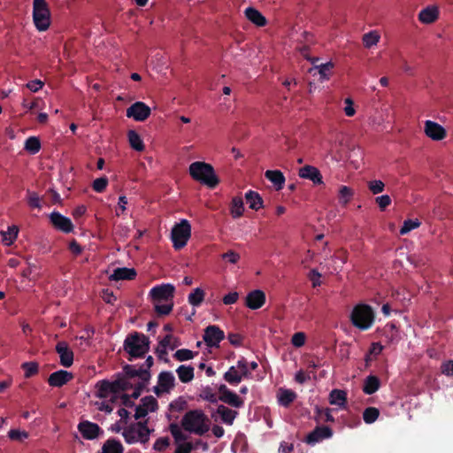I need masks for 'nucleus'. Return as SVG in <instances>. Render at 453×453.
I'll use <instances>...</instances> for the list:
<instances>
[{
    "mask_svg": "<svg viewBox=\"0 0 453 453\" xmlns=\"http://www.w3.org/2000/svg\"><path fill=\"white\" fill-rule=\"evenodd\" d=\"M39 98H34L32 101H28L27 98H24L21 105L27 111H32L38 107Z\"/></svg>",
    "mask_w": 453,
    "mask_h": 453,
    "instance_id": "obj_62",
    "label": "nucleus"
},
{
    "mask_svg": "<svg viewBox=\"0 0 453 453\" xmlns=\"http://www.w3.org/2000/svg\"><path fill=\"white\" fill-rule=\"evenodd\" d=\"M333 432L328 426H317L306 436L305 441L313 445L324 439L330 438Z\"/></svg>",
    "mask_w": 453,
    "mask_h": 453,
    "instance_id": "obj_22",
    "label": "nucleus"
},
{
    "mask_svg": "<svg viewBox=\"0 0 453 453\" xmlns=\"http://www.w3.org/2000/svg\"><path fill=\"white\" fill-rule=\"evenodd\" d=\"M309 279L311 281L312 287L316 288L321 285V273L313 269L309 273Z\"/></svg>",
    "mask_w": 453,
    "mask_h": 453,
    "instance_id": "obj_59",
    "label": "nucleus"
},
{
    "mask_svg": "<svg viewBox=\"0 0 453 453\" xmlns=\"http://www.w3.org/2000/svg\"><path fill=\"white\" fill-rule=\"evenodd\" d=\"M151 114V110L145 103L138 101L127 109V117L135 121H145Z\"/></svg>",
    "mask_w": 453,
    "mask_h": 453,
    "instance_id": "obj_12",
    "label": "nucleus"
},
{
    "mask_svg": "<svg viewBox=\"0 0 453 453\" xmlns=\"http://www.w3.org/2000/svg\"><path fill=\"white\" fill-rule=\"evenodd\" d=\"M50 219L52 225L64 233H71L73 230V225L71 219L59 212H52Z\"/></svg>",
    "mask_w": 453,
    "mask_h": 453,
    "instance_id": "obj_21",
    "label": "nucleus"
},
{
    "mask_svg": "<svg viewBox=\"0 0 453 453\" xmlns=\"http://www.w3.org/2000/svg\"><path fill=\"white\" fill-rule=\"evenodd\" d=\"M383 346L380 342H372L370 346L369 351L365 357L366 365L374 360L379 355L381 354Z\"/></svg>",
    "mask_w": 453,
    "mask_h": 453,
    "instance_id": "obj_42",
    "label": "nucleus"
},
{
    "mask_svg": "<svg viewBox=\"0 0 453 453\" xmlns=\"http://www.w3.org/2000/svg\"><path fill=\"white\" fill-rule=\"evenodd\" d=\"M174 291V286L169 283L157 285L150 289L149 296L154 304L157 313L167 315L172 311Z\"/></svg>",
    "mask_w": 453,
    "mask_h": 453,
    "instance_id": "obj_1",
    "label": "nucleus"
},
{
    "mask_svg": "<svg viewBox=\"0 0 453 453\" xmlns=\"http://www.w3.org/2000/svg\"><path fill=\"white\" fill-rule=\"evenodd\" d=\"M194 371L192 366L182 365L176 369V373L182 383H188L194 379Z\"/></svg>",
    "mask_w": 453,
    "mask_h": 453,
    "instance_id": "obj_33",
    "label": "nucleus"
},
{
    "mask_svg": "<svg viewBox=\"0 0 453 453\" xmlns=\"http://www.w3.org/2000/svg\"><path fill=\"white\" fill-rule=\"evenodd\" d=\"M222 259L231 265H235L239 262L241 256L239 253L234 250H228L221 255Z\"/></svg>",
    "mask_w": 453,
    "mask_h": 453,
    "instance_id": "obj_54",
    "label": "nucleus"
},
{
    "mask_svg": "<svg viewBox=\"0 0 453 453\" xmlns=\"http://www.w3.org/2000/svg\"><path fill=\"white\" fill-rule=\"evenodd\" d=\"M127 383L123 380L106 381L102 380L96 384V396L113 403L118 398L122 397V393L126 389Z\"/></svg>",
    "mask_w": 453,
    "mask_h": 453,
    "instance_id": "obj_5",
    "label": "nucleus"
},
{
    "mask_svg": "<svg viewBox=\"0 0 453 453\" xmlns=\"http://www.w3.org/2000/svg\"><path fill=\"white\" fill-rule=\"evenodd\" d=\"M265 176L269 181L273 183L274 188L277 191L283 188L286 179L282 172L280 170H267L265 173Z\"/></svg>",
    "mask_w": 453,
    "mask_h": 453,
    "instance_id": "obj_26",
    "label": "nucleus"
},
{
    "mask_svg": "<svg viewBox=\"0 0 453 453\" xmlns=\"http://www.w3.org/2000/svg\"><path fill=\"white\" fill-rule=\"evenodd\" d=\"M349 319L355 327L365 331L369 329L374 323L375 314L370 305L358 303L353 307Z\"/></svg>",
    "mask_w": 453,
    "mask_h": 453,
    "instance_id": "obj_4",
    "label": "nucleus"
},
{
    "mask_svg": "<svg viewBox=\"0 0 453 453\" xmlns=\"http://www.w3.org/2000/svg\"><path fill=\"white\" fill-rule=\"evenodd\" d=\"M375 200L378 206L382 211L391 204V198L388 195H382L380 196L376 197Z\"/></svg>",
    "mask_w": 453,
    "mask_h": 453,
    "instance_id": "obj_57",
    "label": "nucleus"
},
{
    "mask_svg": "<svg viewBox=\"0 0 453 453\" xmlns=\"http://www.w3.org/2000/svg\"><path fill=\"white\" fill-rule=\"evenodd\" d=\"M157 409V401L155 397L150 395L141 400V403L136 407L134 418L136 419L144 418L150 412H154Z\"/></svg>",
    "mask_w": 453,
    "mask_h": 453,
    "instance_id": "obj_16",
    "label": "nucleus"
},
{
    "mask_svg": "<svg viewBox=\"0 0 453 453\" xmlns=\"http://www.w3.org/2000/svg\"><path fill=\"white\" fill-rule=\"evenodd\" d=\"M24 149L30 154H36L41 150L40 139L36 136L28 137L24 144Z\"/></svg>",
    "mask_w": 453,
    "mask_h": 453,
    "instance_id": "obj_41",
    "label": "nucleus"
},
{
    "mask_svg": "<svg viewBox=\"0 0 453 453\" xmlns=\"http://www.w3.org/2000/svg\"><path fill=\"white\" fill-rule=\"evenodd\" d=\"M173 337L172 334L165 335L162 340H160L159 343H161L163 348H167L168 349H173L176 345L173 342Z\"/></svg>",
    "mask_w": 453,
    "mask_h": 453,
    "instance_id": "obj_64",
    "label": "nucleus"
},
{
    "mask_svg": "<svg viewBox=\"0 0 453 453\" xmlns=\"http://www.w3.org/2000/svg\"><path fill=\"white\" fill-rule=\"evenodd\" d=\"M127 138L131 148L136 151H143L145 149L143 141L140 134L134 130H129Z\"/></svg>",
    "mask_w": 453,
    "mask_h": 453,
    "instance_id": "obj_34",
    "label": "nucleus"
},
{
    "mask_svg": "<svg viewBox=\"0 0 453 453\" xmlns=\"http://www.w3.org/2000/svg\"><path fill=\"white\" fill-rule=\"evenodd\" d=\"M245 199L249 207L252 210L257 211L263 207V199L257 192L251 190L247 192Z\"/></svg>",
    "mask_w": 453,
    "mask_h": 453,
    "instance_id": "obj_35",
    "label": "nucleus"
},
{
    "mask_svg": "<svg viewBox=\"0 0 453 453\" xmlns=\"http://www.w3.org/2000/svg\"><path fill=\"white\" fill-rule=\"evenodd\" d=\"M441 372L446 376H453V360H448L441 364Z\"/></svg>",
    "mask_w": 453,
    "mask_h": 453,
    "instance_id": "obj_61",
    "label": "nucleus"
},
{
    "mask_svg": "<svg viewBox=\"0 0 453 453\" xmlns=\"http://www.w3.org/2000/svg\"><path fill=\"white\" fill-rule=\"evenodd\" d=\"M150 348V341L144 334L135 333L128 336L124 342L125 350L132 357H142Z\"/></svg>",
    "mask_w": 453,
    "mask_h": 453,
    "instance_id": "obj_7",
    "label": "nucleus"
},
{
    "mask_svg": "<svg viewBox=\"0 0 453 453\" xmlns=\"http://www.w3.org/2000/svg\"><path fill=\"white\" fill-rule=\"evenodd\" d=\"M420 225L421 222L418 219L404 220L400 229V234L404 235L411 230L418 228Z\"/></svg>",
    "mask_w": 453,
    "mask_h": 453,
    "instance_id": "obj_44",
    "label": "nucleus"
},
{
    "mask_svg": "<svg viewBox=\"0 0 453 453\" xmlns=\"http://www.w3.org/2000/svg\"><path fill=\"white\" fill-rule=\"evenodd\" d=\"M296 398V394L287 388H280L277 392V400L280 405L289 406Z\"/></svg>",
    "mask_w": 453,
    "mask_h": 453,
    "instance_id": "obj_29",
    "label": "nucleus"
},
{
    "mask_svg": "<svg viewBox=\"0 0 453 453\" xmlns=\"http://www.w3.org/2000/svg\"><path fill=\"white\" fill-rule=\"evenodd\" d=\"M239 299V293L236 291L230 292L223 296V303L226 305L235 303Z\"/></svg>",
    "mask_w": 453,
    "mask_h": 453,
    "instance_id": "obj_58",
    "label": "nucleus"
},
{
    "mask_svg": "<svg viewBox=\"0 0 453 453\" xmlns=\"http://www.w3.org/2000/svg\"><path fill=\"white\" fill-rule=\"evenodd\" d=\"M217 413L220 416L222 422L228 426L233 425L238 414L236 411H233L225 405H219L217 409Z\"/></svg>",
    "mask_w": 453,
    "mask_h": 453,
    "instance_id": "obj_31",
    "label": "nucleus"
},
{
    "mask_svg": "<svg viewBox=\"0 0 453 453\" xmlns=\"http://www.w3.org/2000/svg\"><path fill=\"white\" fill-rule=\"evenodd\" d=\"M224 337V332L217 326H209L204 330L203 341L209 347H219Z\"/></svg>",
    "mask_w": 453,
    "mask_h": 453,
    "instance_id": "obj_15",
    "label": "nucleus"
},
{
    "mask_svg": "<svg viewBox=\"0 0 453 453\" xmlns=\"http://www.w3.org/2000/svg\"><path fill=\"white\" fill-rule=\"evenodd\" d=\"M193 449V444L188 441L179 442L175 453H190Z\"/></svg>",
    "mask_w": 453,
    "mask_h": 453,
    "instance_id": "obj_60",
    "label": "nucleus"
},
{
    "mask_svg": "<svg viewBox=\"0 0 453 453\" xmlns=\"http://www.w3.org/2000/svg\"><path fill=\"white\" fill-rule=\"evenodd\" d=\"M205 292L201 288H195L188 296V301L192 306H199L204 300Z\"/></svg>",
    "mask_w": 453,
    "mask_h": 453,
    "instance_id": "obj_40",
    "label": "nucleus"
},
{
    "mask_svg": "<svg viewBox=\"0 0 453 453\" xmlns=\"http://www.w3.org/2000/svg\"><path fill=\"white\" fill-rule=\"evenodd\" d=\"M343 112L347 117H353L357 112L354 101L350 97L344 99Z\"/></svg>",
    "mask_w": 453,
    "mask_h": 453,
    "instance_id": "obj_53",
    "label": "nucleus"
},
{
    "mask_svg": "<svg viewBox=\"0 0 453 453\" xmlns=\"http://www.w3.org/2000/svg\"><path fill=\"white\" fill-rule=\"evenodd\" d=\"M191 237V225L187 219L175 224L171 231V240L175 250L184 248Z\"/></svg>",
    "mask_w": 453,
    "mask_h": 453,
    "instance_id": "obj_8",
    "label": "nucleus"
},
{
    "mask_svg": "<svg viewBox=\"0 0 453 453\" xmlns=\"http://www.w3.org/2000/svg\"><path fill=\"white\" fill-rule=\"evenodd\" d=\"M197 355V352H194L188 349H178L173 354V358L179 362H184L193 359Z\"/></svg>",
    "mask_w": 453,
    "mask_h": 453,
    "instance_id": "obj_43",
    "label": "nucleus"
},
{
    "mask_svg": "<svg viewBox=\"0 0 453 453\" xmlns=\"http://www.w3.org/2000/svg\"><path fill=\"white\" fill-rule=\"evenodd\" d=\"M27 203L31 208H42L41 198L35 192H27Z\"/></svg>",
    "mask_w": 453,
    "mask_h": 453,
    "instance_id": "obj_55",
    "label": "nucleus"
},
{
    "mask_svg": "<svg viewBox=\"0 0 453 453\" xmlns=\"http://www.w3.org/2000/svg\"><path fill=\"white\" fill-rule=\"evenodd\" d=\"M188 173L193 180L211 188H214L219 183L213 166L203 161L191 163L188 166Z\"/></svg>",
    "mask_w": 453,
    "mask_h": 453,
    "instance_id": "obj_3",
    "label": "nucleus"
},
{
    "mask_svg": "<svg viewBox=\"0 0 453 453\" xmlns=\"http://www.w3.org/2000/svg\"><path fill=\"white\" fill-rule=\"evenodd\" d=\"M50 17L46 0L33 1V21L37 30L41 32L48 30L51 23Z\"/></svg>",
    "mask_w": 453,
    "mask_h": 453,
    "instance_id": "obj_6",
    "label": "nucleus"
},
{
    "mask_svg": "<svg viewBox=\"0 0 453 453\" xmlns=\"http://www.w3.org/2000/svg\"><path fill=\"white\" fill-rule=\"evenodd\" d=\"M368 188L373 194L377 195L381 193L385 188V184L380 180H373L368 182Z\"/></svg>",
    "mask_w": 453,
    "mask_h": 453,
    "instance_id": "obj_51",
    "label": "nucleus"
},
{
    "mask_svg": "<svg viewBox=\"0 0 453 453\" xmlns=\"http://www.w3.org/2000/svg\"><path fill=\"white\" fill-rule=\"evenodd\" d=\"M423 132L426 137L433 142H441L447 137V130L446 128L434 120H425Z\"/></svg>",
    "mask_w": 453,
    "mask_h": 453,
    "instance_id": "obj_11",
    "label": "nucleus"
},
{
    "mask_svg": "<svg viewBox=\"0 0 453 453\" xmlns=\"http://www.w3.org/2000/svg\"><path fill=\"white\" fill-rule=\"evenodd\" d=\"M246 19L257 27H262L266 26V18L256 8L248 7L244 11Z\"/></svg>",
    "mask_w": 453,
    "mask_h": 453,
    "instance_id": "obj_25",
    "label": "nucleus"
},
{
    "mask_svg": "<svg viewBox=\"0 0 453 453\" xmlns=\"http://www.w3.org/2000/svg\"><path fill=\"white\" fill-rule=\"evenodd\" d=\"M379 388L380 380L376 376L369 375L368 377H366L363 388V391L366 395H372L375 393L379 389Z\"/></svg>",
    "mask_w": 453,
    "mask_h": 453,
    "instance_id": "obj_39",
    "label": "nucleus"
},
{
    "mask_svg": "<svg viewBox=\"0 0 453 453\" xmlns=\"http://www.w3.org/2000/svg\"><path fill=\"white\" fill-rule=\"evenodd\" d=\"M108 179L106 177H101L96 179L92 183L94 191L97 193H103L108 186Z\"/></svg>",
    "mask_w": 453,
    "mask_h": 453,
    "instance_id": "obj_50",
    "label": "nucleus"
},
{
    "mask_svg": "<svg viewBox=\"0 0 453 453\" xmlns=\"http://www.w3.org/2000/svg\"><path fill=\"white\" fill-rule=\"evenodd\" d=\"M123 446L119 441L109 439L104 443L101 453H123Z\"/></svg>",
    "mask_w": 453,
    "mask_h": 453,
    "instance_id": "obj_38",
    "label": "nucleus"
},
{
    "mask_svg": "<svg viewBox=\"0 0 453 453\" xmlns=\"http://www.w3.org/2000/svg\"><path fill=\"white\" fill-rule=\"evenodd\" d=\"M122 434L127 443L144 442L149 440L150 430L146 423L137 422L126 428Z\"/></svg>",
    "mask_w": 453,
    "mask_h": 453,
    "instance_id": "obj_10",
    "label": "nucleus"
},
{
    "mask_svg": "<svg viewBox=\"0 0 453 453\" xmlns=\"http://www.w3.org/2000/svg\"><path fill=\"white\" fill-rule=\"evenodd\" d=\"M329 403L332 405H337L342 409L346 408L347 393L341 389H333L329 394Z\"/></svg>",
    "mask_w": 453,
    "mask_h": 453,
    "instance_id": "obj_28",
    "label": "nucleus"
},
{
    "mask_svg": "<svg viewBox=\"0 0 453 453\" xmlns=\"http://www.w3.org/2000/svg\"><path fill=\"white\" fill-rule=\"evenodd\" d=\"M170 432L176 443L181 442L186 439L181 428L178 425L172 424L170 426Z\"/></svg>",
    "mask_w": 453,
    "mask_h": 453,
    "instance_id": "obj_52",
    "label": "nucleus"
},
{
    "mask_svg": "<svg viewBox=\"0 0 453 453\" xmlns=\"http://www.w3.org/2000/svg\"><path fill=\"white\" fill-rule=\"evenodd\" d=\"M175 386V378L171 372H161L158 374L157 384L154 388L157 395L169 393Z\"/></svg>",
    "mask_w": 453,
    "mask_h": 453,
    "instance_id": "obj_13",
    "label": "nucleus"
},
{
    "mask_svg": "<svg viewBox=\"0 0 453 453\" xmlns=\"http://www.w3.org/2000/svg\"><path fill=\"white\" fill-rule=\"evenodd\" d=\"M135 276L136 271L134 268L121 267L115 269L109 276V280L114 281L134 280Z\"/></svg>",
    "mask_w": 453,
    "mask_h": 453,
    "instance_id": "obj_27",
    "label": "nucleus"
},
{
    "mask_svg": "<svg viewBox=\"0 0 453 453\" xmlns=\"http://www.w3.org/2000/svg\"><path fill=\"white\" fill-rule=\"evenodd\" d=\"M307 337L305 333L297 332L295 333L291 337V344L296 348H301L304 346Z\"/></svg>",
    "mask_w": 453,
    "mask_h": 453,
    "instance_id": "obj_49",
    "label": "nucleus"
},
{
    "mask_svg": "<svg viewBox=\"0 0 453 453\" xmlns=\"http://www.w3.org/2000/svg\"><path fill=\"white\" fill-rule=\"evenodd\" d=\"M56 351L59 356L61 365L70 367L73 365V352L65 342H59L56 345Z\"/></svg>",
    "mask_w": 453,
    "mask_h": 453,
    "instance_id": "obj_20",
    "label": "nucleus"
},
{
    "mask_svg": "<svg viewBox=\"0 0 453 453\" xmlns=\"http://www.w3.org/2000/svg\"><path fill=\"white\" fill-rule=\"evenodd\" d=\"M380 415L379 410L374 407L366 408L363 413V418L365 423L371 424L374 422Z\"/></svg>",
    "mask_w": 453,
    "mask_h": 453,
    "instance_id": "obj_47",
    "label": "nucleus"
},
{
    "mask_svg": "<svg viewBox=\"0 0 453 453\" xmlns=\"http://www.w3.org/2000/svg\"><path fill=\"white\" fill-rule=\"evenodd\" d=\"M334 67V64L331 61L326 62L325 64H321L318 65L316 68L319 71V73L323 80H329L330 73L333 68Z\"/></svg>",
    "mask_w": 453,
    "mask_h": 453,
    "instance_id": "obj_45",
    "label": "nucleus"
},
{
    "mask_svg": "<svg viewBox=\"0 0 453 453\" xmlns=\"http://www.w3.org/2000/svg\"><path fill=\"white\" fill-rule=\"evenodd\" d=\"M78 430L85 440H95L102 433L97 424L88 420L81 422Z\"/></svg>",
    "mask_w": 453,
    "mask_h": 453,
    "instance_id": "obj_19",
    "label": "nucleus"
},
{
    "mask_svg": "<svg viewBox=\"0 0 453 453\" xmlns=\"http://www.w3.org/2000/svg\"><path fill=\"white\" fill-rule=\"evenodd\" d=\"M185 431L203 435L210 430V418L202 410H192L184 414L180 421Z\"/></svg>",
    "mask_w": 453,
    "mask_h": 453,
    "instance_id": "obj_2",
    "label": "nucleus"
},
{
    "mask_svg": "<svg viewBox=\"0 0 453 453\" xmlns=\"http://www.w3.org/2000/svg\"><path fill=\"white\" fill-rule=\"evenodd\" d=\"M169 444L170 442L167 437H160L155 441L153 448L155 450L164 451L168 448Z\"/></svg>",
    "mask_w": 453,
    "mask_h": 453,
    "instance_id": "obj_56",
    "label": "nucleus"
},
{
    "mask_svg": "<svg viewBox=\"0 0 453 453\" xmlns=\"http://www.w3.org/2000/svg\"><path fill=\"white\" fill-rule=\"evenodd\" d=\"M439 8L436 5H429L419 12L418 18L422 24H433L439 19Z\"/></svg>",
    "mask_w": 453,
    "mask_h": 453,
    "instance_id": "obj_23",
    "label": "nucleus"
},
{
    "mask_svg": "<svg viewBox=\"0 0 453 453\" xmlns=\"http://www.w3.org/2000/svg\"><path fill=\"white\" fill-rule=\"evenodd\" d=\"M266 296L263 290L255 289L249 292L244 298V304L250 310H258L265 305Z\"/></svg>",
    "mask_w": 453,
    "mask_h": 453,
    "instance_id": "obj_14",
    "label": "nucleus"
},
{
    "mask_svg": "<svg viewBox=\"0 0 453 453\" xmlns=\"http://www.w3.org/2000/svg\"><path fill=\"white\" fill-rule=\"evenodd\" d=\"M353 196L354 190L351 188L345 185L340 186L338 192V200L342 205H348L351 199L353 198Z\"/></svg>",
    "mask_w": 453,
    "mask_h": 453,
    "instance_id": "obj_37",
    "label": "nucleus"
},
{
    "mask_svg": "<svg viewBox=\"0 0 453 453\" xmlns=\"http://www.w3.org/2000/svg\"><path fill=\"white\" fill-rule=\"evenodd\" d=\"M39 365L36 362H26L22 364V369L25 372V377L29 378L38 372Z\"/></svg>",
    "mask_w": 453,
    "mask_h": 453,
    "instance_id": "obj_48",
    "label": "nucleus"
},
{
    "mask_svg": "<svg viewBox=\"0 0 453 453\" xmlns=\"http://www.w3.org/2000/svg\"><path fill=\"white\" fill-rule=\"evenodd\" d=\"M249 363L245 358H241L235 365H232L225 373L224 380L231 385L239 384L243 379L250 378Z\"/></svg>",
    "mask_w": 453,
    "mask_h": 453,
    "instance_id": "obj_9",
    "label": "nucleus"
},
{
    "mask_svg": "<svg viewBox=\"0 0 453 453\" xmlns=\"http://www.w3.org/2000/svg\"><path fill=\"white\" fill-rule=\"evenodd\" d=\"M298 176L301 179L311 180L314 185L323 184V177L320 171L311 165H305L299 168Z\"/></svg>",
    "mask_w": 453,
    "mask_h": 453,
    "instance_id": "obj_17",
    "label": "nucleus"
},
{
    "mask_svg": "<svg viewBox=\"0 0 453 453\" xmlns=\"http://www.w3.org/2000/svg\"><path fill=\"white\" fill-rule=\"evenodd\" d=\"M73 378V374L65 370H59L51 373L48 382L51 387H62Z\"/></svg>",
    "mask_w": 453,
    "mask_h": 453,
    "instance_id": "obj_24",
    "label": "nucleus"
},
{
    "mask_svg": "<svg viewBox=\"0 0 453 453\" xmlns=\"http://www.w3.org/2000/svg\"><path fill=\"white\" fill-rule=\"evenodd\" d=\"M19 229L17 226L12 225L7 227V230L1 231L2 242L4 246H11L18 238Z\"/></svg>",
    "mask_w": 453,
    "mask_h": 453,
    "instance_id": "obj_30",
    "label": "nucleus"
},
{
    "mask_svg": "<svg viewBox=\"0 0 453 453\" xmlns=\"http://www.w3.org/2000/svg\"><path fill=\"white\" fill-rule=\"evenodd\" d=\"M8 437L13 441H23L28 438V433L20 429H11L8 432Z\"/></svg>",
    "mask_w": 453,
    "mask_h": 453,
    "instance_id": "obj_46",
    "label": "nucleus"
},
{
    "mask_svg": "<svg viewBox=\"0 0 453 453\" xmlns=\"http://www.w3.org/2000/svg\"><path fill=\"white\" fill-rule=\"evenodd\" d=\"M244 212V203L242 198L235 196L232 199L230 204V213L234 219L241 218Z\"/></svg>",
    "mask_w": 453,
    "mask_h": 453,
    "instance_id": "obj_36",
    "label": "nucleus"
},
{
    "mask_svg": "<svg viewBox=\"0 0 453 453\" xmlns=\"http://www.w3.org/2000/svg\"><path fill=\"white\" fill-rule=\"evenodd\" d=\"M219 400L221 402L235 408H240L243 405V401L238 395L231 391L226 385L222 384L219 387Z\"/></svg>",
    "mask_w": 453,
    "mask_h": 453,
    "instance_id": "obj_18",
    "label": "nucleus"
},
{
    "mask_svg": "<svg viewBox=\"0 0 453 453\" xmlns=\"http://www.w3.org/2000/svg\"><path fill=\"white\" fill-rule=\"evenodd\" d=\"M310 380L311 376L303 370L297 371L295 374V380L299 384H303Z\"/></svg>",
    "mask_w": 453,
    "mask_h": 453,
    "instance_id": "obj_63",
    "label": "nucleus"
},
{
    "mask_svg": "<svg viewBox=\"0 0 453 453\" xmlns=\"http://www.w3.org/2000/svg\"><path fill=\"white\" fill-rule=\"evenodd\" d=\"M380 33L378 30H372L362 36V42L365 48L371 49L376 46L380 41Z\"/></svg>",
    "mask_w": 453,
    "mask_h": 453,
    "instance_id": "obj_32",
    "label": "nucleus"
}]
</instances>
